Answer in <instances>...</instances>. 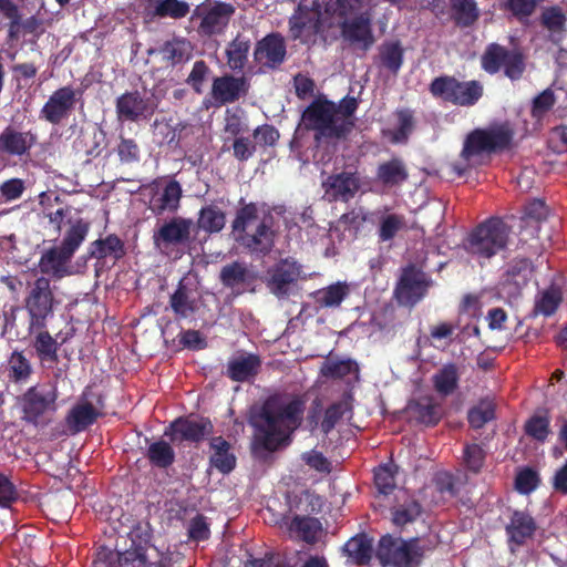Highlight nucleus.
I'll return each mask as SVG.
<instances>
[{"label":"nucleus","mask_w":567,"mask_h":567,"mask_svg":"<svg viewBox=\"0 0 567 567\" xmlns=\"http://www.w3.org/2000/svg\"><path fill=\"white\" fill-rule=\"evenodd\" d=\"M235 10L231 3L206 0L195 8L193 19L199 21V33L204 35L220 34L227 28Z\"/></svg>","instance_id":"9d476101"},{"label":"nucleus","mask_w":567,"mask_h":567,"mask_svg":"<svg viewBox=\"0 0 567 567\" xmlns=\"http://www.w3.org/2000/svg\"><path fill=\"white\" fill-rule=\"evenodd\" d=\"M286 45L284 39L278 34H270L262 39L256 50L255 59L265 66H275L284 61Z\"/></svg>","instance_id":"393cba45"},{"label":"nucleus","mask_w":567,"mask_h":567,"mask_svg":"<svg viewBox=\"0 0 567 567\" xmlns=\"http://www.w3.org/2000/svg\"><path fill=\"white\" fill-rule=\"evenodd\" d=\"M123 255L124 245L115 235H110L104 239H97L91 247V256L97 259L107 257L120 259Z\"/></svg>","instance_id":"58836bf2"},{"label":"nucleus","mask_w":567,"mask_h":567,"mask_svg":"<svg viewBox=\"0 0 567 567\" xmlns=\"http://www.w3.org/2000/svg\"><path fill=\"white\" fill-rule=\"evenodd\" d=\"M92 567H169L164 559L148 561L144 554L138 551L100 553L92 563Z\"/></svg>","instance_id":"6ab92c4d"},{"label":"nucleus","mask_w":567,"mask_h":567,"mask_svg":"<svg viewBox=\"0 0 567 567\" xmlns=\"http://www.w3.org/2000/svg\"><path fill=\"white\" fill-rule=\"evenodd\" d=\"M413 416L420 422L436 424L442 416V408L432 398H423L411 406Z\"/></svg>","instance_id":"ea45409f"},{"label":"nucleus","mask_w":567,"mask_h":567,"mask_svg":"<svg viewBox=\"0 0 567 567\" xmlns=\"http://www.w3.org/2000/svg\"><path fill=\"white\" fill-rule=\"evenodd\" d=\"M73 255L59 246L47 250L40 258L39 268L42 274L62 278L70 274L68 264Z\"/></svg>","instance_id":"bb28decb"},{"label":"nucleus","mask_w":567,"mask_h":567,"mask_svg":"<svg viewBox=\"0 0 567 567\" xmlns=\"http://www.w3.org/2000/svg\"><path fill=\"white\" fill-rule=\"evenodd\" d=\"M396 125L386 128L383 133L392 143H403L413 130V115L408 110L395 113Z\"/></svg>","instance_id":"79ce46f5"},{"label":"nucleus","mask_w":567,"mask_h":567,"mask_svg":"<svg viewBox=\"0 0 567 567\" xmlns=\"http://www.w3.org/2000/svg\"><path fill=\"white\" fill-rule=\"evenodd\" d=\"M147 457L154 466L166 468L174 463L175 452L169 443L157 441L148 446Z\"/></svg>","instance_id":"c03bdc74"},{"label":"nucleus","mask_w":567,"mask_h":567,"mask_svg":"<svg viewBox=\"0 0 567 567\" xmlns=\"http://www.w3.org/2000/svg\"><path fill=\"white\" fill-rule=\"evenodd\" d=\"M305 402L289 395L270 396L255 421L265 449L276 450L300 425Z\"/></svg>","instance_id":"f03ea898"},{"label":"nucleus","mask_w":567,"mask_h":567,"mask_svg":"<svg viewBox=\"0 0 567 567\" xmlns=\"http://www.w3.org/2000/svg\"><path fill=\"white\" fill-rule=\"evenodd\" d=\"M143 7L150 18L181 19L189 12V4L179 0H143Z\"/></svg>","instance_id":"cd10ccee"},{"label":"nucleus","mask_w":567,"mask_h":567,"mask_svg":"<svg viewBox=\"0 0 567 567\" xmlns=\"http://www.w3.org/2000/svg\"><path fill=\"white\" fill-rule=\"evenodd\" d=\"M512 131L507 125H501L491 131H475L466 138V154H476L481 151L484 155L492 150L505 147L512 140Z\"/></svg>","instance_id":"a211bd4d"},{"label":"nucleus","mask_w":567,"mask_h":567,"mask_svg":"<svg viewBox=\"0 0 567 567\" xmlns=\"http://www.w3.org/2000/svg\"><path fill=\"white\" fill-rule=\"evenodd\" d=\"M300 277V267L290 259L281 260L269 271L268 286L277 295H286L292 284Z\"/></svg>","instance_id":"4be33fe9"},{"label":"nucleus","mask_w":567,"mask_h":567,"mask_svg":"<svg viewBox=\"0 0 567 567\" xmlns=\"http://www.w3.org/2000/svg\"><path fill=\"white\" fill-rule=\"evenodd\" d=\"M260 364L261 361L258 355L239 353L228 361L227 374L237 382L248 381L257 374Z\"/></svg>","instance_id":"c85d7f7f"},{"label":"nucleus","mask_w":567,"mask_h":567,"mask_svg":"<svg viewBox=\"0 0 567 567\" xmlns=\"http://www.w3.org/2000/svg\"><path fill=\"white\" fill-rule=\"evenodd\" d=\"M538 483L537 472L530 468L519 471L515 480L516 489L522 494L532 493L538 486Z\"/></svg>","instance_id":"680f3d73"},{"label":"nucleus","mask_w":567,"mask_h":567,"mask_svg":"<svg viewBox=\"0 0 567 567\" xmlns=\"http://www.w3.org/2000/svg\"><path fill=\"white\" fill-rule=\"evenodd\" d=\"M100 416V411L89 401L80 400L65 417L66 426L72 434L80 433L92 425Z\"/></svg>","instance_id":"a878e982"},{"label":"nucleus","mask_w":567,"mask_h":567,"mask_svg":"<svg viewBox=\"0 0 567 567\" xmlns=\"http://www.w3.org/2000/svg\"><path fill=\"white\" fill-rule=\"evenodd\" d=\"M148 207L155 215L175 212L179 207L182 187L176 181H156L145 188Z\"/></svg>","instance_id":"4468645a"},{"label":"nucleus","mask_w":567,"mask_h":567,"mask_svg":"<svg viewBox=\"0 0 567 567\" xmlns=\"http://www.w3.org/2000/svg\"><path fill=\"white\" fill-rule=\"evenodd\" d=\"M536 529L534 519L524 512H515L506 527L509 543L517 546L530 538Z\"/></svg>","instance_id":"c756f323"},{"label":"nucleus","mask_w":567,"mask_h":567,"mask_svg":"<svg viewBox=\"0 0 567 567\" xmlns=\"http://www.w3.org/2000/svg\"><path fill=\"white\" fill-rule=\"evenodd\" d=\"M193 53V45L186 39L174 38L166 41L158 50L162 60L169 65L188 61Z\"/></svg>","instance_id":"7c9ffc66"},{"label":"nucleus","mask_w":567,"mask_h":567,"mask_svg":"<svg viewBox=\"0 0 567 567\" xmlns=\"http://www.w3.org/2000/svg\"><path fill=\"white\" fill-rule=\"evenodd\" d=\"M210 430V423L204 420L178 419L171 424L165 435L172 441H199Z\"/></svg>","instance_id":"b1692460"},{"label":"nucleus","mask_w":567,"mask_h":567,"mask_svg":"<svg viewBox=\"0 0 567 567\" xmlns=\"http://www.w3.org/2000/svg\"><path fill=\"white\" fill-rule=\"evenodd\" d=\"M246 268L238 262H234L223 268L220 277L226 286L235 287L246 279Z\"/></svg>","instance_id":"e2e57ef3"},{"label":"nucleus","mask_w":567,"mask_h":567,"mask_svg":"<svg viewBox=\"0 0 567 567\" xmlns=\"http://www.w3.org/2000/svg\"><path fill=\"white\" fill-rule=\"evenodd\" d=\"M321 372L326 377L358 379L359 368L352 360L328 361L323 364Z\"/></svg>","instance_id":"09e8293b"},{"label":"nucleus","mask_w":567,"mask_h":567,"mask_svg":"<svg viewBox=\"0 0 567 567\" xmlns=\"http://www.w3.org/2000/svg\"><path fill=\"white\" fill-rule=\"evenodd\" d=\"M349 293L350 286L339 281L316 291L315 298L321 307L334 308L339 307Z\"/></svg>","instance_id":"c9c22d12"},{"label":"nucleus","mask_w":567,"mask_h":567,"mask_svg":"<svg viewBox=\"0 0 567 567\" xmlns=\"http://www.w3.org/2000/svg\"><path fill=\"white\" fill-rule=\"evenodd\" d=\"M278 138L279 133L271 125H261L254 131V143L256 146H272Z\"/></svg>","instance_id":"69168bd1"},{"label":"nucleus","mask_w":567,"mask_h":567,"mask_svg":"<svg viewBox=\"0 0 567 567\" xmlns=\"http://www.w3.org/2000/svg\"><path fill=\"white\" fill-rule=\"evenodd\" d=\"M35 143V135L30 131H19L7 126L0 133V154L21 157L29 154Z\"/></svg>","instance_id":"412c9836"},{"label":"nucleus","mask_w":567,"mask_h":567,"mask_svg":"<svg viewBox=\"0 0 567 567\" xmlns=\"http://www.w3.org/2000/svg\"><path fill=\"white\" fill-rule=\"evenodd\" d=\"M485 455L486 453L480 444H466L463 451V464L468 471L478 473L484 464Z\"/></svg>","instance_id":"603ef678"},{"label":"nucleus","mask_w":567,"mask_h":567,"mask_svg":"<svg viewBox=\"0 0 567 567\" xmlns=\"http://www.w3.org/2000/svg\"><path fill=\"white\" fill-rule=\"evenodd\" d=\"M344 551L352 563L363 565L371 558L372 545L365 536H355L346 543Z\"/></svg>","instance_id":"37998d69"},{"label":"nucleus","mask_w":567,"mask_h":567,"mask_svg":"<svg viewBox=\"0 0 567 567\" xmlns=\"http://www.w3.org/2000/svg\"><path fill=\"white\" fill-rule=\"evenodd\" d=\"M434 96L461 106L474 105L483 95V86L477 81L461 82L454 78L442 76L431 84Z\"/></svg>","instance_id":"6e6552de"},{"label":"nucleus","mask_w":567,"mask_h":567,"mask_svg":"<svg viewBox=\"0 0 567 567\" xmlns=\"http://www.w3.org/2000/svg\"><path fill=\"white\" fill-rule=\"evenodd\" d=\"M374 482L382 494H389L395 486L394 476L386 466H381L374 472Z\"/></svg>","instance_id":"338daca9"},{"label":"nucleus","mask_w":567,"mask_h":567,"mask_svg":"<svg viewBox=\"0 0 567 567\" xmlns=\"http://www.w3.org/2000/svg\"><path fill=\"white\" fill-rule=\"evenodd\" d=\"M34 348L43 362L54 363L58 360V342L49 332H40L34 341Z\"/></svg>","instance_id":"8fccbe9b"},{"label":"nucleus","mask_w":567,"mask_h":567,"mask_svg":"<svg viewBox=\"0 0 567 567\" xmlns=\"http://www.w3.org/2000/svg\"><path fill=\"white\" fill-rule=\"evenodd\" d=\"M301 460L310 467L320 473H329L330 472V463L323 456L322 453L318 451H309L305 452L301 455Z\"/></svg>","instance_id":"774afa93"},{"label":"nucleus","mask_w":567,"mask_h":567,"mask_svg":"<svg viewBox=\"0 0 567 567\" xmlns=\"http://www.w3.org/2000/svg\"><path fill=\"white\" fill-rule=\"evenodd\" d=\"M351 395H346L339 402L329 406L326 411L324 419L321 423L323 432L328 433L331 431L336 423L343 416L351 413L352 403Z\"/></svg>","instance_id":"49530a36"},{"label":"nucleus","mask_w":567,"mask_h":567,"mask_svg":"<svg viewBox=\"0 0 567 567\" xmlns=\"http://www.w3.org/2000/svg\"><path fill=\"white\" fill-rule=\"evenodd\" d=\"M466 142L464 143L460 158L449 164L447 168L456 176H463L470 168L481 163L483 154L477 150L476 154H466Z\"/></svg>","instance_id":"864d4df0"},{"label":"nucleus","mask_w":567,"mask_h":567,"mask_svg":"<svg viewBox=\"0 0 567 567\" xmlns=\"http://www.w3.org/2000/svg\"><path fill=\"white\" fill-rule=\"evenodd\" d=\"M212 455L210 464L220 473H229L236 463L235 456L230 453V445L223 437H214L210 441Z\"/></svg>","instance_id":"473e14b6"},{"label":"nucleus","mask_w":567,"mask_h":567,"mask_svg":"<svg viewBox=\"0 0 567 567\" xmlns=\"http://www.w3.org/2000/svg\"><path fill=\"white\" fill-rule=\"evenodd\" d=\"M289 530L302 540L312 544L321 535L322 526L317 518L296 516L290 523Z\"/></svg>","instance_id":"f704fd0d"},{"label":"nucleus","mask_w":567,"mask_h":567,"mask_svg":"<svg viewBox=\"0 0 567 567\" xmlns=\"http://www.w3.org/2000/svg\"><path fill=\"white\" fill-rule=\"evenodd\" d=\"M509 227L499 218L480 224L467 237L465 248L480 261L489 259L507 246Z\"/></svg>","instance_id":"39448f33"},{"label":"nucleus","mask_w":567,"mask_h":567,"mask_svg":"<svg viewBox=\"0 0 567 567\" xmlns=\"http://www.w3.org/2000/svg\"><path fill=\"white\" fill-rule=\"evenodd\" d=\"M549 420L546 415H534L525 425L526 433L537 441H545L549 430Z\"/></svg>","instance_id":"052dcab7"},{"label":"nucleus","mask_w":567,"mask_h":567,"mask_svg":"<svg viewBox=\"0 0 567 567\" xmlns=\"http://www.w3.org/2000/svg\"><path fill=\"white\" fill-rule=\"evenodd\" d=\"M0 13L10 20L9 37L17 39L20 35V14L17 4L12 0H0Z\"/></svg>","instance_id":"4d7b16f0"},{"label":"nucleus","mask_w":567,"mask_h":567,"mask_svg":"<svg viewBox=\"0 0 567 567\" xmlns=\"http://www.w3.org/2000/svg\"><path fill=\"white\" fill-rule=\"evenodd\" d=\"M429 286L430 281L423 271L409 267L403 270L395 288V297L399 303L413 306L425 296Z\"/></svg>","instance_id":"f3484780"},{"label":"nucleus","mask_w":567,"mask_h":567,"mask_svg":"<svg viewBox=\"0 0 567 567\" xmlns=\"http://www.w3.org/2000/svg\"><path fill=\"white\" fill-rule=\"evenodd\" d=\"M193 230L192 219L173 217L154 230V245L162 254L169 255L174 248L185 246L190 240Z\"/></svg>","instance_id":"f8f14e48"},{"label":"nucleus","mask_w":567,"mask_h":567,"mask_svg":"<svg viewBox=\"0 0 567 567\" xmlns=\"http://www.w3.org/2000/svg\"><path fill=\"white\" fill-rule=\"evenodd\" d=\"M9 377L14 382H21L29 379L32 372L29 360L21 352H12L8 361Z\"/></svg>","instance_id":"3c124183"},{"label":"nucleus","mask_w":567,"mask_h":567,"mask_svg":"<svg viewBox=\"0 0 567 567\" xmlns=\"http://www.w3.org/2000/svg\"><path fill=\"white\" fill-rule=\"evenodd\" d=\"M248 89L249 84L244 76L224 75L214 80L210 96L215 105H225L245 96Z\"/></svg>","instance_id":"aec40b11"},{"label":"nucleus","mask_w":567,"mask_h":567,"mask_svg":"<svg viewBox=\"0 0 567 567\" xmlns=\"http://www.w3.org/2000/svg\"><path fill=\"white\" fill-rule=\"evenodd\" d=\"M197 224L205 231L218 233L225 226V215L216 206H206L202 208Z\"/></svg>","instance_id":"a18cd8bd"},{"label":"nucleus","mask_w":567,"mask_h":567,"mask_svg":"<svg viewBox=\"0 0 567 567\" xmlns=\"http://www.w3.org/2000/svg\"><path fill=\"white\" fill-rule=\"evenodd\" d=\"M250 48L249 39L238 34L226 50L227 63L231 70H240L247 61V54Z\"/></svg>","instance_id":"a19ab883"},{"label":"nucleus","mask_w":567,"mask_h":567,"mask_svg":"<svg viewBox=\"0 0 567 567\" xmlns=\"http://www.w3.org/2000/svg\"><path fill=\"white\" fill-rule=\"evenodd\" d=\"M421 514V507L415 501L395 507L392 512V522L396 526H404L413 522Z\"/></svg>","instance_id":"6e6d98bb"},{"label":"nucleus","mask_w":567,"mask_h":567,"mask_svg":"<svg viewBox=\"0 0 567 567\" xmlns=\"http://www.w3.org/2000/svg\"><path fill=\"white\" fill-rule=\"evenodd\" d=\"M81 92L72 86L54 91L40 111L41 117L51 124H59L74 110Z\"/></svg>","instance_id":"dca6fc26"},{"label":"nucleus","mask_w":567,"mask_h":567,"mask_svg":"<svg viewBox=\"0 0 567 567\" xmlns=\"http://www.w3.org/2000/svg\"><path fill=\"white\" fill-rule=\"evenodd\" d=\"M25 189V181L21 178H10L0 185V197L4 202H13L19 199Z\"/></svg>","instance_id":"bf43d9fd"},{"label":"nucleus","mask_w":567,"mask_h":567,"mask_svg":"<svg viewBox=\"0 0 567 567\" xmlns=\"http://www.w3.org/2000/svg\"><path fill=\"white\" fill-rule=\"evenodd\" d=\"M157 107L153 96H141L138 92L121 95L116 101V112L122 121L140 122L152 117Z\"/></svg>","instance_id":"2eb2a0df"},{"label":"nucleus","mask_w":567,"mask_h":567,"mask_svg":"<svg viewBox=\"0 0 567 567\" xmlns=\"http://www.w3.org/2000/svg\"><path fill=\"white\" fill-rule=\"evenodd\" d=\"M58 395L55 381L30 388L23 395L24 419L38 424L44 415L54 413Z\"/></svg>","instance_id":"1a4fd4ad"},{"label":"nucleus","mask_w":567,"mask_h":567,"mask_svg":"<svg viewBox=\"0 0 567 567\" xmlns=\"http://www.w3.org/2000/svg\"><path fill=\"white\" fill-rule=\"evenodd\" d=\"M379 237L388 241L406 227L403 215L391 213L388 208L379 213Z\"/></svg>","instance_id":"e433bc0d"},{"label":"nucleus","mask_w":567,"mask_h":567,"mask_svg":"<svg viewBox=\"0 0 567 567\" xmlns=\"http://www.w3.org/2000/svg\"><path fill=\"white\" fill-rule=\"evenodd\" d=\"M458 378V368L455 364L443 365L432 378L435 391L444 396L452 394L457 388Z\"/></svg>","instance_id":"72a5a7b5"},{"label":"nucleus","mask_w":567,"mask_h":567,"mask_svg":"<svg viewBox=\"0 0 567 567\" xmlns=\"http://www.w3.org/2000/svg\"><path fill=\"white\" fill-rule=\"evenodd\" d=\"M326 196L330 200L347 202L352 198L360 188L359 177L355 174L342 173L330 176L324 183Z\"/></svg>","instance_id":"5701e85b"},{"label":"nucleus","mask_w":567,"mask_h":567,"mask_svg":"<svg viewBox=\"0 0 567 567\" xmlns=\"http://www.w3.org/2000/svg\"><path fill=\"white\" fill-rule=\"evenodd\" d=\"M171 306L175 313L182 317L190 315L195 309L194 301L189 298V293L185 287H179L175 291L171 298Z\"/></svg>","instance_id":"13d9d810"},{"label":"nucleus","mask_w":567,"mask_h":567,"mask_svg":"<svg viewBox=\"0 0 567 567\" xmlns=\"http://www.w3.org/2000/svg\"><path fill=\"white\" fill-rule=\"evenodd\" d=\"M408 176V171L399 158L380 164L377 171V181L385 187L401 185Z\"/></svg>","instance_id":"2f4dec72"},{"label":"nucleus","mask_w":567,"mask_h":567,"mask_svg":"<svg viewBox=\"0 0 567 567\" xmlns=\"http://www.w3.org/2000/svg\"><path fill=\"white\" fill-rule=\"evenodd\" d=\"M382 63L391 71L398 72L402 65L403 52L398 42L385 43L381 48Z\"/></svg>","instance_id":"5fc2aeb1"},{"label":"nucleus","mask_w":567,"mask_h":567,"mask_svg":"<svg viewBox=\"0 0 567 567\" xmlns=\"http://www.w3.org/2000/svg\"><path fill=\"white\" fill-rule=\"evenodd\" d=\"M427 550L423 540L385 535L379 542L377 557L383 567H417Z\"/></svg>","instance_id":"423d86ee"},{"label":"nucleus","mask_w":567,"mask_h":567,"mask_svg":"<svg viewBox=\"0 0 567 567\" xmlns=\"http://www.w3.org/2000/svg\"><path fill=\"white\" fill-rule=\"evenodd\" d=\"M236 241L252 252L267 254L274 246L272 216L252 205L238 210L233 223Z\"/></svg>","instance_id":"20e7f679"},{"label":"nucleus","mask_w":567,"mask_h":567,"mask_svg":"<svg viewBox=\"0 0 567 567\" xmlns=\"http://www.w3.org/2000/svg\"><path fill=\"white\" fill-rule=\"evenodd\" d=\"M49 219L59 231L63 224L69 225L60 246L63 247L66 252L74 255L89 233L90 221L83 219L79 212L72 207L59 208L50 213Z\"/></svg>","instance_id":"9b49d317"},{"label":"nucleus","mask_w":567,"mask_h":567,"mask_svg":"<svg viewBox=\"0 0 567 567\" xmlns=\"http://www.w3.org/2000/svg\"><path fill=\"white\" fill-rule=\"evenodd\" d=\"M561 301L563 295L560 288L551 286L542 290L537 295L534 312L535 315H543L545 317L551 316L555 313Z\"/></svg>","instance_id":"4c0bfd02"},{"label":"nucleus","mask_w":567,"mask_h":567,"mask_svg":"<svg viewBox=\"0 0 567 567\" xmlns=\"http://www.w3.org/2000/svg\"><path fill=\"white\" fill-rule=\"evenodd\" d=\"M358 107L354 97L343 99L339 105L326 101H313L302 114L306 128L316 131V137H341L353 127L352 115Z\"/></svg>","instance_id":"7ed1b4c3"},{"label":"nucleus","mask_w":567,"mask_h":567,"mask_svg":"<svg viewBox=\"0 0 567 567\" xmlns=\"http://www.w3.org/2000/svg\"><path fill=\"white\" fill-rule=\"evenodd\" d=\"M377 4V0H298L289 22L290 32L295 39H301L336 27L346 41L368 50L374 43L372 11Z\"/></svg>","instance_id":"f257e3e1"},{"label":"nucleus","mask_w":567,"mask_h":567,"mask_svg":"<svg viewBox=\"0 0 567 567\" xmlns=\"http://www.w3.org/2000/svg\"><path fill=\"white\" fill-rule=\"evenodd\" d=\"M482 66L492 74L503 68L505 74L512 80L519 79L525 69L522 54L515 51H507L498 44L488 47L482 56Z\"/></svg>","instance_id":"ddd939ff"},{"label":"nucleus","mask_w":567,"mask_h":567,"mask_svg":"<svg viewBox=\"0 0 567 567\" xmlns=\"http://www.w3.org/2000/svg\"><path fill=\"white\" fill-rule=\"evenodd\" d=\"M55 303L48 278L39 277L30 284L24 299V308L30 317V328H44L45 320L52 316Z\"/></svg>","instance_id":"0eeeda50"},{"label":"nucleus","mask_w":567,"mask_h":567,"mask_svg":"<svg viewBox=\"0 0 567 567\" xmlns=\"http://www.w3.org/2000/svg\"><path fill=\"white\" fill-rule=\"evenodd\" d=\"M246 131H248V125L245 117L243 116V112L237 111L230 113L228 111L226 115L225 132L233 136H237L241 133H245Z\"/></svg>","instance_id":"0e129e2a"},{"label":"nucleus","mask_w":567,"mask_h":567,"mask_svg":"<svg viewBox=\"0 0 567 567\" xmlns=\"http://www.w3.org/2000/svg\"><path fill=\"white\" fill-rule=\"evenodd\" d=\"M495 416V403L491 399L482 400L468 412V422L472 427L481 429Z\"/></svg>","instance_id":"de8ad7c7"}]
</instances>
